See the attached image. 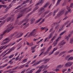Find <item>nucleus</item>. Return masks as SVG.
Listing matches in <instances>:
<instances>
[{"instance_id": "f257e3e1", "label": "nucleus", "mask_w": 73, "mask_h": 73, "mask_svg": "<svg viewBox=\"0 0 73 73\" xmlns=\"http://www.w3.org/2000/svg\"><path fill=\"white\" fill-rule=\"evenodd\" d=\"M7 27H8V28L1 35V36H3L5 33H7V32H10V31H11L13 28V27H12V25H11V24H9L8 25H7Z\"/></svg>"}, {"instance_id": "f03ea898", "label": "nucleus", "mask_w": 73, "mask_h": 73, "mask_svg": "<svg viewBox=\"0 0 73 73\" xmlns=\"http://www.w3.org/2000/svg\"><path fill=\"white\" fill-rule=\"evenodd\" d=\"M44 8L43 7H41L40 9H39L38 11V16H40L42 13H43L44 12Z\"/></svg>"}, {"instance_id": "7ed1b4c3", "label": "nucleus", "mask_w": 73, "mask_h": 73, "mask_svg": "<svg viewBox=\"0 0 73 73\" xmlns=\"http://www.w3.org/2000/svg\"><path fill=\"white\" fill-rule=\"evenodd\" d=\"M38 8H39V7L38 6L36 7L35 8H34L33 9V11H32L31 12L28 14V16H29V15H32V14L33 13H34V11H36V10H37V9H38Z\"/></svg>"}, {"instance_id": "20e7f679", "label": "nucleus", "mask_w": 73, "mask_h": 73, "mask_svg": "<svg viewBox=\"0 0 73 73\" xmlns=\"http://www.w3.org/2000/svg\"><path fill=\"white\" fill-rule=\"evenodd\" d=\"M61 38V36H60L56 40V41H55L54 42V46H56V45H57V42H58V41H60Z\"/></svg>"}, {"instance_id": "39448f33", "label": "nucleus", "mask_w": 73, "mask_h": 73, "mask_svg": "<svg viewBox=\"0 0 73 73\" xmlns=\"http://www.w3.org/2000/svg\"><path fill=\"white\" fill-rule=\"evenodd\" d=\"M28 20H29V19H25V20H23V21L19 22L18 24V25H21V24H22L23 23H25V22H28Z\"/></svg>"}, {"instance_id": "423d86ee", "label": "nucleus", "mask_w": 73, "mask_h": 73, "mask_svg": "<svg viewBox=\"0 0 73 73\" xmlns=\"http://www.w3.org/2000/svg\"><path fill=\"white\" fill-rule=\"evenodd\" d=\"M72 64H73L72 62H69L67 63L65 65L67 67H68V66H72Z\"/></svg>"}, {"instance_id": "0eeeda50", "label": "nucleus", "mask_w": 73, "mask_h": 73, "mask_svg": "<svg viewBox=\"0 0 73 73\" xmlns=\"http://www.w3.org/2000/svg\"><path fill=\"white\" fill-rule=\"evenodd\" d=\"M44 0H40L39 2L38 3H36L35 5V6H37V5H38L39 4H42L43 3H44Z\"/></svg>"}, {"instance_id": "6e6552de", "label": "nucleus", "mask_w": 73, "mask_h": 73, "mask_svg": "<svg viewBox=\"0 0 73 73\" xmlns=\"http://www.w3.org/2000/svg\"><path fill=\"white\" fill-rule=\"evenodd\" d=\"M66 42H64L63 43H60L58 44V46H60V48H61L62 47V46H64V45L65 44Z\"/></svg>"}, {"instance_id": "1a4fd4ad", "label": "nucleus", "mask_w": 73, "mask_h": 73, "mask_svg": "<svg viewBox=\"0 0 73 73\" xmlns=\"http://www.w3.org/2000/svg\"><path fill=\"white\" fill-rule=\"evenodd\" d=\"M53 36L52 34H50V35L48 36V37L46 38L44 40V42H45L48 39H50L52 37V36Z\"/></svg>"}, {"instance_id": "9d476101", "label": "nucleus", "mask_w": 73, "mask_h": 73, "mask_svg": "<svg viewBox=\"0 0 73 73\" xmlns=\"http://www.w3.org/2000/svg\"><path fill=\"white\" fill-rule=\"evenodd\" d=\"M61 22V20H60L58 22V23H53L51 26V27H54L56 25H57V24H60V23Z\"/></svg>"}, {"instance_id": "9b49d317", "label": "nucleus", "mask_w": 73, "mask_h": 73, "mask_svg": "<svg viewBox=\"0 0 73 73\" xmlns=\"http://www.w3.org/2000/svg\"><path fill=\"white\" fill-rule=\"evenodd\" d=\"M49 60H50V59L49 58H48L47 59H44L43 60L40 61H42H42H44V64H46V63L48 62V61H49Z\"/></svg>"}, {"instance_id": "f8f14e48", "label": "nucleus", "mask_w": 73, "mask_h": 73, "mask_svg": "<svg viewBox=\"0 0 73 73\" xmlns=\"http://www.w3.org/2000/svg\"><path fill=\"white\" fill-rule=\"evenodd\" d=\"M35 35H36V33H34L32 32H31L29 35L28 37H31V36H34Z\"/></svg>"}, {"instance_id": "ddd939ff", "label": "nucleus", "mask_w": 73, "mask_h": 73, "mask_svg": "<svg viewBox=\"0 0 73 73\" xmlns=\"http://www.w3.org/2000/svg\"><path fill=\"white\" fill-rule=\"evenodd\" d=\"M61 15V14L59 13H58V14H57V15L55 17L54 19H57V18H58L59 17H60V16Z\"/></svg>"}, {"instance_id": "4468645a", "label": "nucleus", "mask_w": 73, "mask_h": 73, "mask_svg": "<svg viewBox=\"0 0 73 73\" xmlns=\"http://www.w3.org/2000/svg\"><path fill=\"white\" fill-rule=\"evenodd\" d=\"M11 19H12V17H7L6 19V21H7V22H8L9 21H11Z\"/></svg>"}, {"instance_id": "2eb2a0df", "label": "nucleus", "mask_w": 73, "mask_h": 73, "mask_svg": "<svg viewBox=\"0 0 73 73\" xmlns=\"http://www.w3.org/2000/svg\"><path fill=\"white\" fill-rule=\"evenodd\" d=\"M53 13L52 12H51V13H50L48 15L46 16L45 17V18H47V17H48L49 16H50L51 15H52Z\"/></svg>"}, {"instance_id": "dca6fc26", "label": "nucleus", "mask_w": 73, "mask_h": 73, "mask_svg": "<svg viewBox=\"0 0 73 73\" xmlns=\"http://www.w3.org/2000/svg\"><path fill=\"white\" fill-rule=\"evenodd\" d=\"M15 49V46L13 47L10 50L8 51V53H10V52H11V51H12V50H14Z\"/></svg>"}, {"instance_id": "f3484780", "label": "nucleus", "mask_w": 73, "mask_h": 73, "mask_svg": "<svg viewBox=\"0 0 73 73\" xmlns=\"http://www.w3.org/2000/svg\"><path fill=\"white\" fill-rule=\"evenodd\" d=\"M35 21V19H32L31 20V22L30 23L31 24H32L33 23H34V22Z\"/></svg>"}, {"instance_id": "a211bd4d", "label": "nucleus", "mask_w": 73, "mask_h": 73, "mask_svg": "<svg viewBox=\"0 0 73 73\" xmlns=\"http://www.w3.org/2000/svg\"><path fill=\"white\" fill-rule=\"evenodd\" d=\"M57 49H58V47L54 48L53 49V50L51 54H52L53 53V52H54V51L56 50H57Z\"/></svg>"}, {"instance_id": "6ab92c4d", "label": "nucleus", "mask_w": 73, "mask_h": 73, "mask_svg": "<svg viewBox=\"0 0 73 73\" xmlns=\"http://www.w3.org/2000/svg\"><path fill=\"white\" fill-rule=\"evenodd\" d=\"M48 66V65H46V66H44V67H43L44 69L43 70H46V69H47L48 68H49V66Z\"/></svg>"}, {"instance_id": "aec40b11", "label": "nucleus", "mask_w": 73, "mask_h": 73, "mask_svg": "<svg viewBox=\"0 0 73 73\" xmlns=\"http://www.w3.org/2000/svg\"><path fill=\"white\" fill-rule=\"evenodd\" d=\"M41 62V61H40L38 62H37H37L35 63L34 64H33L32 65V66H35H35H36V65H37V64H40V62Z\"/></svg>"}, {"instance_id": "412c9836", "label": "nucleus", "mask_w": 73, "mask_h": 73, "mask_svg": "<svg viewBox=\"0 0 73 73\" xmlns=\"http://www.w3.org/2000/svg\"><path fill=\"white\" fill-rule=\"evenodd\" d=\"M7 65H8V64H6L4 66H0V68L2 69L3 68H4V67H5V66H7Z\"/></svg>"}, {"instance_id": "4be33fe9", "label": "nucleus", "mask_w": 73, "mask_h": 73, "mask_svg": "<svg viewBox=\"0 0 73 73\" xmlns=\"http://www.w3.org/2000/svg\"><path fill=\"white\" fill-rule=\"evenodd\" d=\"M73 59V57L71 56L70 57L68 60V61H69L70 60H72Z\"/></svg>"}, {"instance_id": "5701e85b", "label": "nucleus", "mask_w": 73, "mask_h": 73, "mask_svg": "<svg viewBox=\"0 0 73 73\" xmlns=\"http://www.w3.org/2000/svg\"><path fill=\"white\" fill-rule=\"evenodd\" d=\"M41 20H42V18H40L38 20L36 21L35 22V24H37V23H39V22L40 21H41Z\"/></svg>"}, {"instance_id": "b1692460", "label": "nucleus", "mask_w": 73, "mask_h": 73, "mask_svg": "<svg viewBox=\"0 0 73 73\" xmlns=\"http://www.w3.org/2000/svg\"><path fill=\"white\" fill-rule=\"evenodd\" d=\"M59 13L61 15H63L64 13V11L61 10L59 12Z\"/></svg>"}, {"instance_id": "393cba45", "label": "nucleus", "mask_w": 73, "mask_h": 73, "mask_svg": "<svg viewBox=\"0 0 73 73\" xmlns=\"http://www.w3.org/2000/svg\"><path fill=\"white\" fill-rule=\"evenodd\" d=\"M48 72V71L47 70H46L45 71H44L43 72V73H55V72H50L46 73V72Z\"/></svg>"}, {"instance_id": "a878e982", "label": "nucleus", "mask_w": 73, "mask_h": 73, "mask_svg": "<svg viewBox=\"0 0 73 73\" xmlns=\"http://www.w3.org/2000/svg\"><path fill=\"white\" fill-rule=\"evenodd\" d=\"M52 46H51L48 49L47 51H48V52H49V51H50V49H52Z\"/></svg>"}, {"instance_id": "bb28decb", "label": "nucleus", "mask_w": 73, "mask_h": 73, "mask_svg": "<svg viewBox=\"0 0 73 73\" xmlns=\"http://www.w3.org/2000/svg\"><path fill=\"white\" fill-rule=\"evenodd\" d=\"M27 23H28V22H26L23 23V25L21 26V28H23V26H24V25H26V24H27Z\"/></svg>"}, {"instance_id": "cd10ccee", "label": "nucleus", "mask_w": 73, "mask_h": 73, "mask_svg": "<svg viewBox=\"0 0 73 73\" xmlns=\"http://www.w3.org/2000/svg\"><path fill=\"white\" fill-rule=\"evenodd\" d=\"M19 16L17 17V19H19V18H20V17H22V16H23V15L21 14L20 13L19 15Z\"/></svg>"}, {"instance_id": "c85d7f7f", "label": "nucleus", "mask_w": 73, "mask_h": 73, "mask_svg": "<svg viewBox=\"0 0 73 73\" xmlns=\"http://www.w3.org/2000/svg\"><path fill=\"white\" fill-rule=\"evenodd\" d=\"M62 0H58V1L57 2V3H56V6H57V5H58V4H60V2Z\"/></svg>"}, {"instance_id": "c756f323", "label": "nucleus", "mask_w": 73, "mask_h": 73, "mask_svg": "<svg viewBox=\"0 0 73 73\" xmlns=\"http://www.w3.org/2000/svg\"><path fill=\"white\" fill-rule=\"evenodd\" d=\"M25 64H23L21 66L19 67V69H21L22 68H24V66H25Z\"/></svg>"}, {"instance_id": "7c9ffc66", "label": "nucleus", "mask_w": 73, "mask_h": 73, "mask_svg": "<svg viewBox=\"0 0 73 73\" xmlns=\"http://www.w3.org/2000/svg\"><path fill=\"white\" fill-rule=\"evenodd\" d=\"M29 1V0H27L25 1H24L23 3V4H25L26 3H28Z\"/></svg>"}, {"instance_id": "2f4dec72", "label": "nucleus", "mask_w": 73, "mask_h": 73, "mask_svg": "<svg viewBox=\"0 0 73 73\" xmlns=\"http://www.w3.org/2000/svg\"><path fill=\"white\" fill-rule=\"evenodd\" d=\"M7 16H5L4 17L2 18H0V20H4V19H5L7 17Z\"/></svg>"}, {"instance_id": "473e14b6", "label": "nucleus", "mask_w": 73, "mask_h": 73, "mask_svg": "<svg viewBox=\"0 0 73 73\" xmlns=\"http://www.w3.org/2000/svg\"><path fill=\"white\" fill-rule=\"evenodd\" d=\"M36 46H35L33 47H31V50H34L35 49V48H36Z\"/></svg>"}, {"instance_id": "72a5a7b5", "label": "nucleus", "mask_w": 73, "mask_h": 73, "mask_svg": "<svg viewBox=\"0 0 73 73\" xmlns=\"http://www.w3.org/2000/svg\"><path fill=\"white\" fill-rule=\"evenodd\" d=\"M65 52H66V51H63L62 52L59 54V56H61V55H62V54H64V53H65Z\"/></svg>"}, {"instance_id": "f704fd0d", "label": "nucleus", "mask_w": 73, "mask_h": 73, "mask_svg": "<svg viewBox=\"0 0 73 73\" xmlns=\"http://www.w3.org/2000/svg\"><path fill=\"white\" fill-rule=\"evenodd\" d=\"M73 39H72V38H71L70 39V44H72V43H73Z\"/></svg>"}, {"instance_id": "c9c22d12", "label": "nucleus", "mask_w": 73, "mask_h": 73, "mask_svg": "<svg viewBox=\"0 0 73 73\" xmlns=\"http://www.w3.org/2000/svg\"><path fill=\"white\" fill-rule=\"evenodd\" d=\"M59 26H60V25H58L56 26L55 27V29H57H57H58L59 28L58 27Z\"/></svg>"}, {"instance_id": "e433bc0d", "label": "nucleus", "mask_w": 73, "mask_h": 73, "mask_svg": "<svg viewBox=\"0 0 73 73\" xmlns=\"http://www.w3.org/2000/svg\"><path fill=\"white\" fill-rule=\"evenodd\" d=\"M65 32H66V31H64L63 32L60 34V36H62V35L63 34H64Z\"/></svg>"}, {"instance_id": "4c0bfd02", "label": "nucleus", "mask_w": 73, "mask_h": 73, "mask_svg": "<svg viewBox=\"0 0 73 73\" xmlns=\"http://www.w3.org/2000/svg\"><path fill=\"white\" fill-rule=\"evenodd\" d=\"M36 32H37V31H36V29H34L33 30L32 32H33V33H35Z\"/></svg>"}, {"instance_id": "58836bf2", "label": "nucleus", "mask_w": 73, "mask_h": 73, "mask_svg": "<svg viewBox=\"0 0 73 73\" xmlns=\"http://www.w3.org/2000/svg\"><path fill=\"white\" fill-rule=\"evenodd\" d=\"M10 46V45L9 44L7 45V46H3V48H5V49L6 48H7L8 46Z\"/></svg>"}, {"instance_id": "ea45409f", "label": "nucleus", "mask_w": 73, "mask_h": 73, "mask_svg": "<svg viewBox=\"0 0 73 73\" xmlns=\"http://www.w3.org/2000/svg\"><path fill=\"white\" fill-rule=\"evenodd\" d=\"M69 57H70V55H68L65 58V59H66V60H68V58H69Z\"/></svg>"}, {"instance_id": "a19ab883", "label": "nucleus", "mask_w": 73, "mask_h": 73, "mask_svg": "<svg viewBox=\"0 0 73 73\" xmlns=\"http://www.w3.org/2000/svg\"><path fill=\"white\" fill-rule=\"evenodd\" d=\"M13 56H14V54H12L9 56V58H12Z\"/></svg>"}, {"instance_id": "79ce46f5", "label": "nucleus", "mask_w": 73, "mask_h": 73, "mask_svg": "<svg viewBox=\"0 0 73 73\" xmlns=\"http://www.w3.org/2000/svg\"><path fill=\"white\" fill-rule=\"evenodd\" d=\"M29 7L28 8H25L24 9H22V11L23 12V11H25V10L27 9H28V8H29Z\"/></svg>"}, {"instance_id": "37998d69", "label": "nucleus", "mask_w": 73, "mask_h": 73, "mask_svg": "<svg viewBox=\"0 0 73 73\" xmlns=\"http://www.w3.org/2000/svg\"><path fill=\"white\" fill-rule=\"evenodd\" d=\"M73 52V50H71L68 51V53H71V52Z\"/></svg>"}, {"instance_id": "c03bdc74", "label": "nucleus", "mask_w": 73, "mask_h": 73, "mask_svg": "<svg viewBox=\"0 0 73 73\" xmlns=\"http://www.w3.org/2000/svg\"><path fill=\"white\" fill-rule=\"evenodd\" d=\"M19 68V66H17L15 67L12 70H16V69H17V68Z\"/></svg>"}, {"instance_id": "a18cd8bd", "label": "nucleus", "mask_w": 73, "mask_h": 73, "mask_svg": "<svg viewBox=\"0 0 73 73\" xmlns=\"http://www.w3.org/2000/svg\"><path fill=\"white\" fill-rule=\"evenodd\" d=\"M53 27H52L50 30L49 32H51L53 29Z\"/></svg>"}, {"instance_id": "49530a36", "label": "nucleus", "mask_w": 73, "mask_h": 73, "mask_svg": "<svg viewBox=\"0 0 73 73\" xmlns=\"http://www.w3.org/2000/svg\"><path fill=\"white\" fill-rule=\"evenodd\" d=\"M48 5V3H46L45 4V5L43 6V8H46V7H47V6H48V5Z\"/></svg>"}, {"instance_id": "de8ad7c7", "label": "nucleus", "mask_w": 73, "mask_h": 73, "mask_svg": "<svg viewBox=\"0 0 73 73\" xmlns=\"http://www.w3.org/2000/svg\"><path fill=\"white\" fill-rule=\"evenodd\" d=\"M49 13V11H47L46 12H45L44 13V15H46V14H48Z\"/></svg>"}, {"instance_id": "09e8293b", "label": "nucleus", "mask_w": 73, "mask_h": 73, "mask_svg": "<svg viewBox=\"0 0 73 73\" xmlns=\"http://www.w3.org/2000/svg\"><path fill=\"white\" fill-rule=\"evenodd\" d=\"M7 43V41L4 42L2 43L1 44V45H4V44H5Z\"/></svg>"}, {"instance_id": "8fccbe9b", "label": "nucleus", "mask_w": 73, "mask_h": 73, "mask_svg": "<svg viewBox=\"0 0 73 73\" xmlns=\"http://www.w3.org/2000/svg\"><path fill=\"white\" fill-rule=\"evenodd\" d=\"M45 49V47H43L42 49H41V51L42 52L43 50V51H44V50Z\"/></svg>"}, {"instance_id": "3c124183", "label": "nucleus", "mask_w": 73, "mask_h": 73, "mask_svg": "<svg viewBox=\"0 0 73 73\" xmlns=\"http://www.w3.org/2000/svg\"><path fill=\"white\" fill-rule=\"evenodd\" d=\"M26 61H27V59H25L23 60V62H21V63H23V62L24 63H25V62H26Z\"/></svg>"}, {"instance_id": "603ef678", "label": "nucleus", "mask_w": 73, "mask_h": 73, "mask_svg": "<svg viewBox=\"0 0 73 73\" xmlns=\"http://www.w3.org/2000/svg\"><path fill=\"white\" fill-rule=\"evenodd\" d=\"M62 27H60L59 28V31L60 32V31H62Z\"/></svg>"}, {"instance_id": "864d4df0", "label": "nucleus", "mask_w": 73, "mask_h": 73, "mask_svg": "<svg viewBox=\"0 0 73 73\" xmlns=\"http://www.w3.org/2000/svg\"><path fill=\"white\" fill-rule=\"evenodd\" d=\"M60 53V52L58 51L56 52L55 53V55H57V54H59V53Z\"/></svg>"}, {"instance_id": "5fc2aeb1", "label": "nucleus", "mask_w": 73, "mask_h": 73, "mask_svg": "<svg viewBox=\"0 0 73 73\" xmlns=\"http://www.w3.org/2000/svg\"><path fill=\"white\" fill-rule=\"evenodd\" d=\"M55 37H56V36H54L53 38L51 39V41H53V40H54V39H55Z\"/></svg>"}, {"instance_id": "6e6d98bb", "label": "nucleus", "mask_w": 73, "mask_h": 73, "mask_svg": "<svg viewBox=\"0 0 73 73\" xmlns=\"http://www.w3.org/2000/svg\"><path fill=\"white\" fill-rule=\"evenodd\" d=\"M2 7H3L4 8H6L7 7V5H2Z\"/></svg>"}, {"instance_id": "4d7b16f0", "label": "nucleus", "mask_w": 73, "mask_h": 73, "mask_svg": "<svg viewBox=\"0 0 73 73\" xmlns=\"http://www.w3.org/2000/svg\"><path fill=\"white\" fill-rule=\"evenodd\" d=\"M36 61V60H35L33 61L31 63V64H33V63H35Z\"/></svg>"}, {"instance_id": "13d9d810", "label": "nucleus", "mask_w": 73, "mask_h": 73, "mask_svg": "<svg viewBox=\"0 0 73 73\" xmlns=\"http://www.w3.org/2000/svg\"><path fill=\"white\" fill-rule=\"evenodd\" d=\"M44 65H42L40 67L39 69H42V68H44Z\"/></svg>"}, {"instance_id": "bf43d9fd", "label": "nucleus", "mask_w": 73, "mask_h": 73, "mask_svg": "<svg viewBox=\"0 0 73 73\" xmlns=\"http://www.w3.org/2000/svg\"><path fill=\"white\" fill-rule=\"evenodd\" d=\"M46 28V27H41L40 29L42 30H44V29H45Z\"/></svg>"}, {"instance_id": "052dcab7", "label": "nucleus", "mask_w": 73, "mask_h": 73, "mask_svg": "<svg viewBox=\"0 0 73 73\" xmlns=\"http://www.w3.org/2000/svg\"><path fill=\"white\" fill-rule=\"evenodd\" d=\"M38 39H35V38H34L33 39V41H37V40H38Z\"/></svg>"}, {"instance_id": "680f3d73", "label": "nucleus", "mask_w": 73, "mask_h": 73, "mask_svg": "<svg viewBox=\"0 0 73 73\" xmlns=\"http://www.w3.org/2000/svg\"><path fill=\"white\" fill-rule=\"evenodd\" d=\"M71 24V23H69V24L68 25H67V26H66V27L67 28V27H69V26H70V24Z\"/></svg>"}, {"instance_id": "e2e57ef3", "label": "nucleus", "mask_w": 73, "mask_h": 73, "mask_svg": "<svg viewBox=\"0 0 73 73\" xmlns=\"http://www.w3.org/2000/svg\"><path fill=\"white\" fill-rule=\"evenodd\" d=\"M11 4H10V5H9V6L8 7H9V8H10L11 7H12V5H11Z\"/></svg>"}, {"instance_id": "0e129e2a", "label": "nucleus", "mask_w": 73, "mask_h": 73, "mask_svg": "<svg viewBox=\"0 0 73 73\" xmlns=\"http://www.w3.org/2000/svg\"><path fill=\"white\" fill-rule=\"evenodd\" d=\"M6 9L5 10L6 11H7V10H8V9H9V7H7H7L6 8Z\"/></svg>"}, {"instance_id": "69168bd1", "label": "nucleus", "mask_w": 73, "mask_h": 73, "mask_svg": "<svg viewBox=\"0 0 73 73\" xmlns=\"http://www.w3.org/2000/svg\"><path fill=\"white\" fill-rule=\"evenodd\" d=\"M17 12H19V10H17L15 12V13H17Z\"/></svg>"}, {"instance_id": "338daca9", "label": "nucleus", "mask_w": 73, "mask_h": 73, "mask_svg": "<svg viewBox=\"0 0 73 73\" xmlns=\"http://www.w3.org/2000/svg\"><path fill=\"white\" fill-rule=\"evenodd\" d=\"M73 3H72L70 5V8L72 7V6H73Z\"/></svg>"}, {"instance_id": "774afa93", "label": "nucleus", "mask_w": 73, "mask_h": 73, "mask_svg": "<svg viewBox=\"0 0 73 73\" xmlns=\"http://www.w3.org/2000/svg\"><path fill=\"white\" fill-rule=\"evenodd\" d=\"M68 17H66L63 20H66L67 18H68Z\"/></svg>"}]
</instances>
